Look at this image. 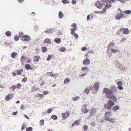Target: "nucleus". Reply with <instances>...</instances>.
Segmentation results:
<instances>
[{"instance_id":"1","label":"nucleus","mask_w":131,"mask_h":131,"mask_svg":"<svg viewBox=\"0 0 131 131\" xmlns=\"http://www.w3.org/2000/svg\"><path fill=\"white\" fill-rule=\"evenodd\" d=\"M101 1H97L96 3V6L98 8H101L104 7L103 10L101 11L95 12L96 14H104L106 11V10L109 9L111 7L110 4L111 2V0H100Z\"/></svg>"},{"instance_id":"2","label":"nucleus","mask_w":131,"mask_h":131,"mask_svg":"<svg viewBox=\"0 0 131 131\" xmlns=\"http://www.w3.org/2000/svg\"><path fill=\"white\" fill-rule=\"evenodd\" d=\"M103 92L106 94L107 98H108L110 96L114 94L112 90L106 88L103 89Z\"/></svg>"},{"instance_id":"3","label":"nucleus","mask_w":131,"mask_h":131,"mask_svg":"<svg viewBox=\"0 0 131 131\" xmlns=\"http://www.w3.org/2000/svg\"><path fill=\"white\" fill-rule=\"evenodd\" d=\"M115 104L114 102H112L110 100L108 103L107 106L106 105H105V107L108 109H110Z\"/></svg>"},{"instance_id":"4","label":"nucleus","mask_w":131,"mask_h":131,"mask_svg":"<svg viewBox=\"0 0 131 131\" xmlns=\"http://www.w3.org/2000/svg\"><path fill=\"white\" fill-rule=\"evenodd\" d=\"M70 115V112L69 111H67L65 113H63L62 114V119L64 120L66 119Z\"/></svg>"},{"instance_id":"5","label":"nucleus","mask_w":131,"mask_h":131,"mask_svg":"<svg viewBox=\"0 0 131 131\" xmlns=\"http://www.w3.org/2000/svg\"><path fill=\"white\" fill-rule=\"evenodd\" d=\"M30 39V37L27 35H24L23 37L22 40L23 41H28Z\"/></svg>"},{"instance_id":"6","label":"nucleus","mask_w":131,"mask_h":131,"mask_svg":"<svg viewBox=\"0 0 131 131\" xmlns=\"http://www.w3.org/2000/svg\"><path fill=\"white\" fill-rule=\"evenodd\" d=\"M99 86V84L98 83H95L94 85L93 89H95V90L96 92L98 91Z\"/></svg>"},{"instance_id":"7","label":"nucleus","mask_w":131,"mask_h":131,"mask_svg":"<svg viewBox=\"0 0 131 131\" xmlns=\"http://www.w3.org/2000/svg\"><path fill=\"white\" fill-rule=\"evenodd\" d=\"M105 118L106 120L107 119V118H110L112 114V112H107L105 113Z\"/></svg>"},{"instance_id":"8","label":"nucleus","mask_w":131,"mask_h":131,"mask_svg":"<svg viewBox=\"0 0 131 131\" xmlns=\"http://www.w3.org/2000/svg\"><path fill=\"white\" fill-rule=\"evenodd\" d=\"M108 98L110 99L111 100H113L114 102H116L117 100L116 97L114 95H111L109 97L107 98Z\"/></svg>"},{"instance_id":"9","label":"nucleus","mask_w":131,"mask_h":131,"mask_svg":"<svg viewBox=\"0 0 131 131\" xmlns=\"http://www.w3.org/2000/svg\"><path fill=\"white\" fill-rule=\"evenodd\" d=\"M90 63V61L88 58H86L84 59L83 62V63L84 64L88 65Z\"/></svg>"},{"instance_id":"10","label":"nucleus","mask_w":131,"mask_h":131,"mask_svg":"<svg viewBox=\"0 0 131 131\" xmlns=\"http://www.w3.org/2000/svg\"><path fill=\"white\" fill-rule=\"evenodd\" d=\"M91 112L90 113V117L93 116L96 113V110L95 109H92L91 110Z\"/></svg>"},{"instance_id":"11","label":"nucleus","mask_w":131,"mask_h":131,"mask_svg":"<svg viewBox=\"0 0 131 131\" xmlns=\"http://www.w3.org/2000/svg\"><path fill=\"white\" fill-rule=\"evenodd\" d=\"M115 44L114 42H111L109 45V46L108 47V49L110 50L111 49H113V48L115 45Z\"/></svg>"},{"instance_id":"12","label":"nucleus","mask_w":131,"mask_h":131,"mask_svg":"<svg viewBox=\"0 0 131 131\" xmlns=\"http://www.w3.org/2000/svg\"><path fill=\"white\" fill-rule=\"evenodd\" d=\"M44 42L45 43L48 44H51L52 43L51 39L49 38H47L45 39Z\"/></svg>"},{"instance_id":"13","label":"nucleus","mask_w":131,"mask_h":131,"mask_svg":"<svg viewBox=\"0 0 131 131\" xmlns=\"http://www.w3.org/2000/svg\"><path fill=\"white\" fill-rule=\"evenodd\" d=\"M54 41L57 44H60L61 42V40L60 38H56L54 39Z\"/></svg>"},{"instance_id":"14","label":"nucleus","mask_w":131,"mask_h":131,"mask_svg":"<svg viewBox=\"0 0 131 131\" xmlns=\"http://www.w3.org/2000/svg\"><path fill=\"white\" fill-rule=\"evenodd\" d=\"M123 17V14L121 13L118 14L116 16V18L117 19H119Z\"/></svg>"},{"instance_id":"15","label":"nucleus","mask_w":131,"mask_h":131,"mask_svg":"<svg viewBox=\"0 0 131 131\" xmlns=\"http://www.w3.org/2000/svg\"><path fill=\"white\" fill-rule=\"evenodd\" d=\"M106 120L112 123H115V119L114 118H107Z\"/></svg>"},{"instance_id":"16","label":"nucleus","mask_w":131,"mask_h":131,"mask_svg":"<svg viewBox=\"0 0 131 131\" xmlns=\"http://www.w3.org/2000/svg\"><path fill=\"white\" fill-rule=\"evenodd\" d=\"M47 75L48 76H51L53 77H54L55 76L57 75H58V74H54L52 72H49L47 73Z\"/></svg>"},{"instance_id":"17","label":"nucleus","mask_w":131,"mask_h":131,"mask_svg":"<svg viewBox=\"0 0 131 131\" xmlns=\"http://www.w3.org/2000/svg\"><path fill=\"white\" fill-rule=\"evenodd\" d=\"M23 69H21L17 70V73L18 75H21L22 72H23Z\"/></svg>"},{"instance_id":"18","label":"nucleus","mask_w":131,"mask_h":131,"mask_svg":"<svg viewBox=\"0 0 131 131\" xmlns=\"http://www.w3.org/2000/svg\"><path fill=\"white\" fill-rule=\"evenodd\" d=\"M40 57L39 56H35L34 60L36 62L38 61H39V59Z\"/></svg>"},{"instance_id":"19","label":"nucleus","mask_w":131,"mask_h":131,"mask_svg":"<svg viewBox=\"0 0 131 131\" xmlns=\"http://www.w3.org/2000/svg\"><path fill=\"white\" fill-rule=\"evenodd\" d=\"M129 32V31L127 28H125L123 30V33L125 34H128Z\"/></svg>"},{"instance_id":"20","label":"nucleus","mask_w":131,"mask_h":131,"mask_svg":"<svg viewBox=\"0 0 131 131\" xmlns=\"http://www.w3.org/2000/svg\"><path fill=\"white\" fill-rule=\"evenodd\" d=\"M119 108V106L118 105H116L114 106L113 108V110L114 111H116L118 110Z\"/></svg>"},{"instance_id":"21","label":"nucleus","mask_w":131,"mask_h":131,"mask_svg":"<svg viewBox=\"0 0 131 131\" xmlns=\"http://www.w3.org/2000/svg\"><path fill=\"white\" fill-rule=\"evenodd\" d=\"M118 68L123 71L125 70L126 69L125 67L123 66L122 64H120Z\"/></svg>"},{"instance_id":"22","label":"nucleus","mask_w":131,"mask_h":131,"mask_svg":"<svg viewBox=\"0 0 131 131\" xmlns=\"http://www.w3.org/2000/svg\"><path fill=\"white\" fill-rule=\"evenodd\" d=\"M81 110L82 112H84V113L88 112L89 111V110L84 108H82Z\"/></svg>"},{"instance_id":"23","label":"nucleus","mask_w":131,"mask_h":131,"mask_svg":"<svg viewBox=\"0 0 131 131\" xmlns=\"http://www.w3.org/2000/svg\"><path fill=\"white\" fill-rule=\"evenodd\" d=\"M111 50L113 53H117L119 51V50L118 49H112Z\"/></svg>"},{"instance_id":"24","label":"nucleus","mask_w":131,"mask_h":131,"mask_svg":"<svg viewBox=\"0 0 131 131\" xmlns=\"http://www.w3.org/2000/svg\"><path fill=\"white\" fill-rule=\"evenodd\" d=\"M52 29L47 30L45 31V32L46 34L51 33L52 32Z\"/></svg>"},{"instance_id":"25","label":"nucleus","mask_w":131,"mask_h":131,"mask_svg":"<svg viewBox=\"0 0 131 131\" xmlns=\"http://www.w3.org/2000/svg\"><path fill=\"white\" fill-rule=\"evenodd\" d=\"M26 69L27 70H29L32 69V68H31L30 65L28 64H26L25 66Z\"/></svg>"},{"instance_id":"26","label":"nucleus","mask_w":131,"mask_h":131,"mask_svg":"<svg viewBox=\"0 0 131 131\" xmlns=\"http://www.w3.org/2000/svg\"><path fill=\"white\" fill-rule=\"evenodd\" d=\"M17 55V53L15 52H13L11 55V57L14 59L15 58V56Z\"/></svg>"},{"instance_id":"27","label":"nucleus","mask_w":131,"mask_h":131,"mask_svg":"<svg viewBox=\"0 0 131 131\" xmlns=\"http://www.w3.org/2000/svg\"><path fill=\"white\" fill-rule=\"evenodd\" d=\"M82 71L85 72L86 71V72H87L88 71V69L87 67H85L82 68Z\"/></svg>"},{"instance_id":"28","label":"nucleus","mask_w":131,"mask_h":131,"mask_svg":"<svg viewBox=\"0 0 131 131\" xmlns=\"http://www.w3.org/2000/svg\"><path fill=\"white\" fill-rule=\"evenodd\" d=\"M59 15L60 18L61 19L64 16L63 14L61 11H60L59 12Z\"/></svg>"},{"instance_id":"29","label":"nucleus","mask_w":131,"mask_h":131,"mask_svg":"<svg viewBox=\"0 0 131 131\" xmlns=\"http://www.w3.org/2000/svg\"><path fill=\"white\" fill-rule=\"evenodd\" d=\"M80 98V97L76 96L75 97H73L72 98V100L74 101H77Z\"/></svg>"},{"instance_id":"30","label":"nucleus","mask_w":131,"mask_h":131,"mask_svg":"<svg viewBox=\"0 0 131 131\" xmlns=\"http://www.w3.org/2000/svg\"><path fill=\"white\" fill-rule=\"evenodd\" d=\"M35 96L37 97H39L40 98H42L44 97V95L43 94H41L39 93L35 95Z\"/></svg>"},{"instance_id":"31","label":"nucleus","mask_w":131,"mask_h":131,"mask_svg":"<svg viewBox=\"0 0 131 131\" xmlns=\"http://www.w3.org/2000/svg\"><path fill=\"white\" fill-rule=\"evenodd\" d=\"M42 51L43 52H45L47 50V48L45 47H42Z\"/></svg>"},{"instance_id":"32","label":"nucleus","mask_w":131,"mask_h":131,"mask_svg":"<svg viewBox=\"0 0 131 131\" xmlns=\"http://www.w3.org/2000/svg\"><path fill=\"white\" fill-rule=\"evenodd\" d=\"M77 27H74L72 29H71V34H72L74 33H75L74 32L77 30Z\"/></svg>"},{"instance_id":"33","label":"nucleus","mask_w":131,"mask_h":131,"mask_svg":"<svg viewBox=\"0 0 131 131\" xmlns=\"http://www.w3.org/2000/svg\"><path fill=\"white\" fill-rule=\"evenodd\" d=\"M62 2L64 4H69L70 3V2L68 0H62Z\"/></svg>"},{"instance_id":"34","label":"nucleus","mask_w":131,"mask_h":131,"mask_svg":"<svg viewBox=\"0 0 131 131\" xmlns=\"http://www.w3.org/2000/svg\"><path fill=\"white\" fill-rule=\"evenodd\" d=\"M14 96V95L13 93H10L9 94V100L12 99Z\"/></svg>"},{"instance_id":"35","label":"nucleus","mask_w":131,"mask_h":131,"mask_svg":"<svg viewBox=\"0 0 131 131\" xmlns=\"http://www.w3.org/2000/svg\"><path fill=\"white\" fill-rule=\"evenodd\" d=\"M72 35L74 36L75 37V39H78L79 38V36L78 35L76 34L75 33H74L71 34Z\"/></svg>"},{"instance_id":"36","label":"nucleus","mask_w":131,"mask_h":131,"mask_svg":"<svg viewBox=\"0 0 131 131\" xmlns=\"http://www.w3.org/2000/svg\"><path fill=\"white\" fill-rule=\"evenodd\" d=\"M79 121H75L72 124V126L73 127L75 125H78L79 123Z\"/></svg>"},{"instance_id":"37","label":"nucleus","mask_w":131,"mask_h":131,"mask_svg":"<svg viewBox=\"0 0 131 131\" xmlns=\"http://www.w3.org/2000/svg\"><path fill=\"white\" fill-rule=\"evenodd\" d=\"M51 117L52 119L55 120H56L58 118L57 116L55 115H52Z\"/></svg>"},{"instance_id":"38","label":"nucleus","mask_w":131,"mask_h":131,"mask_svg":"<svg viewBox=\"0 0 131 131\" xmlns=\"http://www.w3.org/2000/svg\"><path fill=\"white\" fill-rule=\"evenodd\" d=\"M65 48L63 47H61L60 48V51L61 52H64L65 51Z\"/></svg>"},{"instance_id":"39","label":"nucleus","mask_w":131,"mask_h":131,"mask_svg":"<svg viewBox=\"0 0 131 131\" xmlns=\"http://www.w3.org/2000/svg\"><path fill=\"white\" fill-rule=\"evenodd\" d=\"M70 80L69 79L66 78V79L64 81V83L65 84H66L68 82H69Z\"/></svg>"},{"instance_id":"40","label":"nucleus","mask_w":131,"mask_h":131,"mask_svg":"<svg viewBox=\"0 0 131 131\" xmlns=\"http://www.w3.org/2000/svg\"><path fill=\"white\" fill-rule=\"evenodd\" d=\"M114 64L116 65L117 67L118 68L120 65L119 62L117 61H115L114 62Z\"/></svg>"},{"instance_id":"41","label":"nucleus","mask_w":131,"mask_h":131,"mask_svg":"<svg viewBox=\"0 0 131 131\" xmlns=\"http://www.w3.org/2000/svg\"><path fill=\"white\" fill-rule=\"evenodd\" d=\"M16 88V86L15 85H13L10 87V90H14Z\"/></svg>"},{"instance_id":"42","label":"nucleus","mask_w":131,"mask_h":131,"mask_svg":"<svg viewBox=\"0 0 131 131\" xmlns=\"http://www.w3.org/2000/svg\"><path fill=\"white\" fill-rule=\"evenodd\" d=\"M44 121L43 119L41 120L40 122V126H42L43 125L44 123Z\"/></svg>"},{"instance_id":"43","label":"nucleus","mask_w":131,"mask_h":131,"mask_svg":"<svg viewBox=\"0 0 131 131\" xmlns=\"http://www.w3.org/2000/svg\"><path fill=\"white\" fill-rule=\"evenodd\" d=\"M14 39L16 41H18L19 39V37L18 36L16 35L14 37Z\"/></svg>"},{"instance_id":"44","label":"nucleus","mask_w":131,"mask_h":131,"mask_svg":"<svg viewBox=\"0 0 131 131\" xmlns=\"http://www.w3.org/2000/svg\"><path fill=\"white\" fill-rule=\"evenodd\" d=\"M124 12L127 14H130L131 13V11L130 10H127L125 11Z\"/></svg>"},{"instance_id":"45","label":"nucleus","mask_w":131,"mask_h":131,"mask_svg":"<svg viewBox=\"0 0 131 131\" xmlns=\"http://www.w3.org/2000/svg\"><path fill=\"white\" fill-rule=\"evenodd\" d=\"M32 128L31 127H29L26 129L27 131H32Z\"/></svg>"},{"instance_id":"46","label":"nucleus","mask_w":131,"mask_h":131,"mask_svg":"<svg viewBox=\"0 0 131 131\" xmlns=\"http://www.w3.org/2000/svg\"><path fill=\"white\" fill-rule=\"evenodd\" d=\"M83 128L84 129V130H87L88 129V127L87 125H84L83 127Z\"/></svg>"},{"instance_id":"47","label":"nucleus","mask_w":131,"mask_h":131,"mask_svg":"<svg viewBox=\"0 0 131 131\" xmlns=\"http://www.w3.org/2000/svg\"><path fill=\"white\" fill-rule=\"evenodd\" d=\"M52 110L50 108L48 109L47 111V113H50L52 111Z\"/></svg>"},{"instance_id":"48","label":"nucleus","mask_w":131,"mask_h":131,"mask_svg":"<svg viewBox=\"0 0 131 131\" xmlns=\"http://www.w3.org/2000/svg\"><path fill=\"white\" fill-rule=\"evenodd\" d=\"M21 84L20 83H18L17 85V88L19 89L21 87Z\"/></svg>"},{"instance_id":"49","label":"nucleus","mask_w":131,"mask_h":131,"mask_svg":"<svg viewBox=\"0 0 131 131\" xmlns=\"http://www.w3.org/2000/svg\"><path fill=\"white\" fill-rule=\"evenodd\" d=\"M76 26H77V25L75 23H73L71 26L72 27H77Z\"/></svg>"},{"instance_id":"50","label":"nucleus","mask_w":131,"mask_h":131,"mask_svg":"<svg viewBox=\"0 0 131 131\" xmlns=\"http://www.w3.org/2000/svg\"><path fill=\"white\" fill-rule=\"evenodd\" d=\"M117 84L118 85H122L123 84V83H122V82L119 81H118L117 82Z\"/></svg>"},{"instance_id":"51","label":"nucleus","mask_w":131,"mask_h":131,"mask_svg":"<svg viewBox=\"0 0 131 131\" xmlns=\"http://www.w3.org/2000/svg\"><path fill=\"white\" fill-rule=\"evenodd\" d=\"M89 91L88 88L85 89L84 91V92L87 94H88L89 93Z\"/></svg>"},{"instance_id":"52","label":"nucleus","mask_w":131,"mask_h":131,"mask_svg":"<svg viewBox=\"0 0 131 131\" xmlns=\"http://www.w3.org/2000/svg\"><path fill=\"white\" fill-rule=\"evenodd\" d=\"M89 52L91 54H94L95 53L94 51L92 50H89Z\"/></svg>"},{"instance_id":"53","label":"nucleus","mask_w":131,"mask_h":131,"mask_svg":"<svg viewBox=\"0 0 131 131\" xmlns=\"http://www.w3.org/2000/svg\"><path fill=\"white\" fill-rule=\"evenodd\" d=\"M19 34L20 37H23L24 36L23 33L22 32H20Z\"/></svg>"},{"instance_id":"54","label":"nucleus","mask_w":131,"mask_h":131,"mask_svg":"<svg viewBox=\"0 0 131 131\" xmlns=\"http://www.w3.org/2000/svg\"><path fill=\"white\" fill-rule=\"evenodd\" d=\"M117 88L120 90H122L123 89V87L121 85H118Z\"/></svg>"},{"instance_id":"55","label":"nucleus","mask_w":131,"mask_h":131,"mask_svg":"<svg viewBox=\"0 0 131 131\" xmlns=\"http://www.w3.org/2000/svg\"><path fill=\"white\" fill-rule=\"evenodd\" d=\"M51 56H50V55H49L48 56V57L47 59V61L51 59Z\"/></svg>"},{"instance_id":"56","label":"nucleus","mask_w":131,"mask_h":131,"mask_svg":"<svg viewBox=\"0 0 131 131\" xmlns=\"http://www.w3.org/2000/svg\"><path fill=\"white\" fill-rule=\"evenodd\" d=\"M27 80V78L26 77H25L22 80V81L24 82H26Z\"/></svg>"},{"instance_id":"57","label":"nucleus","mask_w":131,"mask_h":131,"mask_svg":"<svg viewBox=\"0 0 131 131\" xmlns=\"http://www.w3.org/2000/svg\"><path fill=\"white\" fill-rule=\"evenodd\" d=\"M93 86H91L89 88H88V90H89V91H90L91 90L93 89Z\"/></svg>"},{"instance_id":"58","label":"nucleus","mask_w":131,"mask_h":131,"mask_svg":"<svg viewBox=\"0 0 131 131\" xmlns=\"http://www.w3.org/2000/svg\"><path fill=\"white\" fill-rule=\"evenodd\" d=\"M90 15H89L87 16V19L88 21H89L90 20Z\"/></svg>"},{"instance_id":"59","label":"nucleus","mask_w":131,"mask_h":131,"mask_svg":"<svg viewBox=\"0 0 131 131\" xmlns=\"http://www.w3.org/2000/svg\"><path fill=\"white\" fill-rule=\"evenodd\" d=\"M26 127V126L24 124L22 126L21 129L22 130H23L24 128H25Z\"/></svg>"},{"instance_id":"60","label":"nucleus","mask_w":131,"mask_h":131,"mask_svg":"<svg viewBox=\"0 0 131 131\" xmlns=\"http://www.w3.org/2000/svg\"><path fill=\"white\" fill-rule=\"evenodd\" d=\"M39 90L38 89H36L35 87H33L32 88V90L33 91H36Z\"/></svg>"},{"instance_id":"61","label":"nucleus","mask_w":131,"mask_h":131,"mask_svg":"<svg viewBox=\"0 0 131 131\" xmlns=\"http://www.w3.org/2000/svg\"><path fill=\"white\" fill-rule=\"evenodd\" d=\"M86 49V48L85 47H83L81 48L82 50V51H85Z\"/></svg>"},{"instance_id":"62","label":"nucleus","mask_w":131,"mask_h":131,"mask_svg":"<svg viewBox=\"0 0 131 131\" xmlns=\"http://www.w3.org/2000/svg\"><path fill=\"white\" fill-rule=\"evenodd\" d=\"M20 108L21 109L23 110H24L25 108V105H21Z\"/></svg>"},{"instance_id":"63","label":"nucleus","mask_w":131,"mask_h":131,"mask_svg":"<svg viewBox=\"0 0 131 131\" xmlns=\"http://www.w3.org/2000/svg\"><path fill=\"white\" fill-rule=\"evenodd\" d=\"M76 3V1L74 0H73L72 1V3L74 5H75Z\"/></svg>"},{"instance_id":"64","label":"nucleus","mask_w":131,"mask_h":131,"mask_svg":"<svg viewBox=\"0 0 131 131\" xmlns=\"http://www.w3.org/2000/svg\"><path fill=\"white\" fill-rule=\"evenodd\" d=\"M49 93V92L48 91H45L44 93V94L45 95H47V94H48Z\"/></svg>"}]
</instances>
